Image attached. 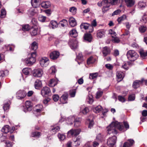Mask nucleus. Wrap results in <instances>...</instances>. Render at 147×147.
Masks as SVG:
<instances>
[{
	"instance_id": "nucleus-1",
	"label": "nucleus",
	"mask_w": 147,
	"mask_h": 147,
	"mask_svg": "<svg viewBox=\"0 0 147 147\" xmlns=\"http://www.w3.org/2000/svg\"><path fill=\"white\" fill-rule=\"evenodd\" d=\"M129 128V124L127 121H124L123 123L115 121L112 122L107 127V130L109 134H114L117 133L116 129L120 131L124 132Z\"/></svg>"
},
{
	"instance_id": "nucleus-2",
	"label": "nucleus",
	"mask_w": 147,
	"mask_h": 147,
	"mask_svg": "<svg viewBox=\"0 0 147 147\" xmlns=\"http://www.w3.org/2000/svg\"><path fill=\"white\" fill-rule=\"evenodd\" d=\"M126 55L128 59L131 61H134L138 57V54L133 50H130L128 51Z\"/></svg>"
},
{
	"instance_id": "nucleus-3",
	"label": "nucleus",
	"mask_w": 147,
	"mask_h": 147,
	"mask_svg": "<svg viewBox=\"0 0 147 147\" xmlns=\"http://www.w3.org/2000/svg\"><path fill=\"white\" fill-rule=\"evenodd\" d=\"M36 52L34 51L31 54L30 57L28 58L26 60V63L28 65H31L33 64L36 61L35 57L36 56Z\"/></svg>"
},
{
	"instance_id": "nucleus-4",
	"label": "nucleus",
	"mask_w": 147,
	"mask_h": 147,
	"mask_svg": "<svg viewBox=\"0 0 147 147\" xmlns=\"http://www.w3.org/2000/svg\"><path fill=\"white\" fill-rule=\"evenodd\" d=\"M69 121H70V124H72V122L74 121V125L76 127H79L80 125L81 119L80 118H77L75 119L74 116H70L68 118Z\"/></svg>"
},
{
	"instance_id": "nucleus-5",
	"label": "nucleus",
	"mask_w": 147,
	"mask_h": 147,
	"mask_svg": "<svg viewBox=\"0 0 147 147\" xmlns=\"http://www.w3.org/2000/svg\"><path fill=\"white\" fill-rule=\"evenodd\" d=\"M43 74V71L42 69L40 68L34 69L32 71L33 76L36 78L41 77Z\"/></svg>"
},
{
	"instance_id": "nucleus-6",
	"label": "nucleus",
	"mask_w": 147,
	"mask_h": 147,
	"mask_svg": "<svg viewBox=\"0 0 147 147\" xmlns=\"http://www.w3.org/2000/svg\"><path fill=\"white\" fill-rule=\"evenodd\" d=\"M117 138V137L115 136H113L108 138L107 142L108 146L109 147H113L116 143Z\"/></svg>"
},
{
	"instance_id": "nucleus-7",
	"label": "nucleus",
	"mask_w": 147,
	"mask_h": 147,
	"mask_svg": "<svg viewBox=\"0 0 147 147\" xmlns=\"http://www.w3.org/2000/svg\"><path fill=\"white\" fill-rule=\"evenodd\" d=\"M26 92L24 90H19L16 93V97L18 99H22L26 96Z\"/></svg>"
},
{
	"instance_id": "nucleus-8",
	"label": "nucleus",
	"mask_w": 147,
	"mask_h": 147,
	"mask_svg": "<svg viewBox=\"0 0 147 147\" xmlns=\"http://www.w3.org/2000/svg\"><path fill=\"white\" fill-rule=\"evenodd\" d=\"M80 132V130L79 129H71L67 133L70 134L73 137H76L79 134Z\"/></svg>"
},
{
	"instance_id": "nucleus-9",
	"label": "nucleus",
	"mask_w": 147,
	"mask_h": 147,
	"mask_svg": "<svg viewBox=\"0 0 147 147\" xmlns=\"http://www.w3.org/2000/svg\"><path fill=\"white\" fill-rule=\"evenodd\" d=\"M40 63L42 67H46L49 63V59L47 58L44 57L40 60Z\"/></svg>"
},
{
	"instance_id": "nucleus-10",
	"label": "nucleus",
	"mask_w": 147,
	"mask_h": 147,
	"mask_svg": "<svg viewBox=\"0 0 147 147\" xmlns=\"http://www.w3.org/2000/svg\"><path fill=\"white\" fill-rule=\"evenodd\" d=\"M51 92L50 89L47 86H45L42 89L41 93L43 96H45L46 95H48Z\"/></svg>"
},
{
	"instance_id": "nucleus-11",
	"label": "nucleus",
	"mask_w": 147,
	"mask_h": 147,
	"mask_svg": "<svg viewBox=\"0 0 147 147\" xmlns=\"http://www.w3.org/2000/svg\"><path fill=\"white\" fill-rule=\"evenodd\" d=\"M25 108L24 109V111L26 112L28 111H30L32 109V106L31 102L30 101H27L25 104Z\"/></svg>"
},
{
	"instance_id": "nucleus-12",
	"label": "nucleus",
	"mask_w": 147,
	"mask_h": 147,
	"mask_svg": "<svg viewBox=\"0 0 147 147\" xmlns=\"http://www.w3.org/2000/svg\"><path fill=\"white\" fill-rule=\"evenodd\" d=\"M59 53L57 51H54L51 52L49 55L50 58L52 60H56L59 57Z\"/></svg>"
},
{
	"instance_id": "nucleus-13",
	"label": "nucleus",
	"mask_w": 147,
	"mask_h": 147,
	"mask_svg": "<svg viewBox=\"0 0 147 147\" xmlns=\"http://www.w3.org/2000/svg\"><path fill=\"white\" fill-rule=\"evenodd\" d=\"M125 74L124 72L120 71H117L116 73V76L117 79V81L120 82L121 81L125 76Z\"/></svg>"
},
{
	"instance_id": "nucleus-14",
	"label": "nucleus",
	"mask_w": 147,
	"mask_h": 147,
	"mask_svg": "<svg viewBox=\"0 0 147 147\" xmlns=\"http://www.w3.org/2000/svg\"><path fill=\"white\" fill-rule=\"evenodd\" d=\"M102 52L103 56L105 57L110 54L111 50L109 47L106 46L102 48Z\"/></svg>"
},
{
	"instance_id": "nucleus-15",
	"label": "nucleus",
	"mask_w": 147,
	"mask_h": 147,
	"mask_svg": "<svg viewBox=\"0 0 147 147\" xmlns=\"http://www.w3.org/2000/svg\"><path fill=\"white\" fill-rule=\"evenodd\" d=\"M68 96L67 93H65L61 96L60 98V101L62 103L64 104L67 103Z\"/></svg>"
},
{
	"instance_id": "nucleus-16",
	"label": "nucleus",
	"mask_w": 147,
	"mask_h": 147,
	"mask_svg": "<svg viewBox=\"0 0 147 147\" xmlns=\"http://www.w3.org/2000/svg\"><path fill=\"white\" fill-rule=\"evenodd\" d=\"M134 143V141L132 139H129L127 142L124 143L123 147H131Z\"/></svg>"
},
{
	"instance_id": "nucleus-17",
	"label": "nucleus",
	"mask_w": 147,
	"mask_h": 147,
	"mask_svg": "<svg viewBox=\"0 0 147 147\" xmlns=\"http://www.w3.org/2000/svg\"><path fill=\"white\" fill-rule=\"evenodd\" d=\"M34 86L36 89H39L42 86L41 81L38 79L36 80L34 82Z\"/></svg>"
},
{
	"instance_id": "nucleus-18",
	"label": "nucleus",
	"mask_w": 147,
	"mask_h": 147,
	"mask_svg": "<svg viewBox=\"0 0 147 147\" xmlns=\"http://www.w3.org/2000/svg\"><path fill=\"white\" fill-rule=\"evenodd\" d=\"M60 130V127L58 126L51 127L50 129V131L53 134H55Z\"/></svg>"
},
{
	"instance_id": "nucleus-19",
	"label": "nucleus",
	"mask_w": 147,
	"mask_h": 147,
	"mask_svg": "<svg viewBox=\"0 0 147 147\" xmlns=\"http://www.w3.org/2000/svg\"><path fill=\"white\" fill-rule=\"evenodd\" d=\"M105 31L104 30H100L97 31V36L98 38H101L105 34Z\"/></svg>"
},
{
	"instance_id": "nucleus-20",
	"label": "nucleus",
	"mask_w": 147,
	"mask_h": 147,
	"mask_svg": "<svg viewBox=\"0 0 147 147\" xmlns=\"http://www.w3.org/2000/svg\"><path fill=\"white\" fill-rule=\"evenodd\" d=\"M49 26L50 28L55 29L58 26L57 22L55 21H51L49 24Z\"/></svg>"
},
{
	"instance_id": "nucleus-21",
	"label": "nucleus",
	"mask_w": 147,
	"mask_h": 147,
	"mask_svg": "<svg viewBox=\"0 0 147 147\" xmlns=\"http://www.w3.org/2000/svg\"><path fill=\"white\" fill-rule=\"evenodd\" d=\"M41 5L42 7L47 8L50 7L51 3L49 1H43L41 3Z\"/></svg>"
},
{
	"instance_id": "nucleus-22",
	"label": "nucleus",
	"mask_w": 147,
	"mask_h": 147,
	"mask_svg": "<svg viewBox=\"0 0 147 147\" xmlns=\"http://www.w3.org/2000/svg\"><path fill=\"white\" fill-rule=\"evenodd\" d=\"M10 127L8 125L4 126L1 129L2 132L5 134L10 132Z\"/></svg>"
},
{
	"instance_id": "nucleus-23",
	"label": "nucleus",
	"mask_w": 147,
	"mask_h": 147,
	"mask_svg": "<svg viewBox=\"0 0 147 147\" xmlns=\"http://www.w3.org/2000/svg\"><path fill=\"white\" fill-rule=\"evenodd\" d=\"M142 83V82L140 81L136 80L134 82L133 84V88L135 89H136L140 86V84Z\"/></svg>"
},
{
	"instance_id": "nucleus-24",
	"label": "nucleus",
	"mask_w": 147,
	"mask_h": 147,
	"mask_svg": "<svg viewBox=\"0 0 147 147\" xmlns=\"http://www.w3.org/2000/svg\"><path fill=\"white\" fill-rule=\"evenodd\" d=\"M70 35L72 37L75 38L78 35V33L75 29H73L69 32Z\"/></svg>"
},
{
	"instance_id": "nucleus-25",
	"label": "nucleus",
	"mask_w": 147,
	"mask_h": 147,
	"mask_svg": "<svg viewBox=\"0 0 147 147\" xmlns=\"http://www.w3.org/2000/svg\"><path fill=\"white\" fill-rule=\"evenodd\" d=\"M40 2V0H31L32 5L34 7H36L39 4Z\"/></svg>"
},
{
	"instance_id": "nucleus-26",
	"label": "nucleus",
	"mask_w": 147,
	"mask_h": 147,
	"mask_svg": "<svg viewBox=\"0 0 147 147\" xmlns=\"http://www.w3.org/2000/svg\"><path fill=\"white\" fill-rule=\"evenodd\" d=\"M69 22L70 26L72 27H74L76 25L75 19L73 18H70L69 20Z\"/></svg>"
},
{
	"instance_id": "nucleus-27",
	"label": "nucleus",
	"mask_w": 147,
	"mask_h": 147,
	"mask_svg": "<svg viewBox=\"0 0 147 147\" xmlns=\"http://www.w3.org/2000/svg\"><path fill=\"white\" fill-rule=\"evenodd\" d=\"M125 2L128 7H131L134 4V0H125Z\"/></svg>"
},
{
	"instance_id": "nucleus-28",
	"label": "nucleus",
	"mask_w": 147,
	"mask_h": 147,
	"mask_svg": "<svg viewBox=\"0 0 147 147\" xmlns=\"http://www.w3.org/2000/svg\"><path fill=\"white\" fill-rule=\"evenodd\" d=\"M57 80L55 79H52L49 82V86L51 87H53L57 84Z\"/></svg>"
},
{
	"instance_id": "nucleus-29",
	"label": "nucleus",
	"mask_w": 147,
	"mask_h": 147,
	"mask_svg": "<svg viewBox=\"0 0 147 147\" xmlns=\"http://www.w3.org/2000/svg\"><path fill=\"white\" fill-rule=\"evenodd\" d=\"M84 39L89 42H90L92 39V36L90 34H86L84 36Z\"/></svg>"
},
{
	"instance_id": "nucleus-30",
	"label": "nucleus",
	"mask_w": 147,
	"mask_h": 147,
	"mask_svg": "<svg viewBox=\"0 0 147 147\" xmlns=\"http://www.w3.org/2000/svg\"><path fill=\"white\" fill-rule=\"evenodd\" d=\"M31 50L34 51H36L38 48L37 43L36 42H33L30 46Z\"/></svg>"
},
{
	"instance_id": "nucleus-31",
	"label": "nucleus",
	"mask_w": 147,
	"mask_h": 147,
	"mask_svg": "<svg viewBox=\"0 0 147 147\" xmlns=\"http://www.w3.org/2000/svg\"><path fill=\"white\" fill-rule=\"evenodd\" d=\"M90 26V24L86 23H84L81 24L80 26V27L81 29L84 28L85 30H86L88 28L89 26Z\"/></svg>"
},
{
	"instance_id": "nucleus-32",
	"label": "nucleus",
	"mask_w": 147,
	"mask_h": 147,
	"mask_svg": "<svg viewBox=\"0 0 147 147\" xmlns=\"http://www.w3.org/2000/svg\"><path fill=\"white\" fill-rule=\"evenodd\" d=\"M35 13L34 8H31L28 11V14L30 16H31L34 15Z\"/></svg>"
},
{
	"instance_id": "nucleus-33",
	"label": "nucleus",
	"mask_w": 147,
	"mask_h": 147,
	"mask_svg": "<svg viewBox=\"0 0 147 147\" xmlns=\"http://www.w3.org/2000/svg\"><path fill=\"white\" fill-rule=\"evenodd\" d=\"M59 24L61 26L64 27L67 25V21L66 20L63 19L59 22Z\"/></svg>"
},
{
	"instance_id": "nucleus-34",
	"label": "nucleus",
	"mask_w": 147,
	"mask_h": 147,
	"mask_svg": "<svg viewBox=\"0 0 147 147\" xmlns=\"http://www.w3.org/2000/svg\"><path fill=\"white\" fill-rule=\"evenodd\" d=\"M111 0H103L102 1V3L103 5V6H106L107 7H109L111 5Z\"/></svg>"
},
{
	"instance_id": "nucleus-35",
	"label": "nucleus",
	"mask_w": 147,
	"mask_h": 147,
	"mask_svg": "<svg viewBox=\"0 0 147 147\" xmlns=\"http://www.w3.org/2000/svg\"><path fill=\"white\" fill-rule=\"evenodd\" d=\"M127 17L125 15L123 14L117 19V21L119 24L121 22L124 20L126 19Z\"/></svg>"
},
{
	"instance_id": "nucleus-36",
	"label": "nucleus",
	"mask_w": 147,
	"mask_h": 147,
	"mask_svg": "<svg viewBox=\"0 0 147 147\" xmlns=\"http://www.w3.org/2000/svg\"><path fill=\"white\" fill-rule=\"evenodd\" d=\"M102 109V108L100 105H98L94 109V111L96 113L100 112Z\"/></svg>"
},
{
	"instance_id": "nucleus-37",
	"label": "nucleus",
	"mask_w": 147,
	"mask_h": 147,
	"mask_svg": "<svg viewBox=\"0 0 147 147\" xmlns=\"http://www.w3.org/2000/svg\"><path fill=\"white\" fill-rule=\"evenodd\" d=\"M31 71L30 68H24L22 70L23 73L25 75H28L30 74V72Z\"/></svg>"
},
{
	"instance_id": "nucleus-38",
	"label": "nucleus",
	"mask_w": 147,
	"mask_h": 147,
	"mask_svg": "<svg viewBox=\"0 0 147 147\" xmlns=\"http://www.w3.org/2000/svg\"><path fill=\"white\" fill-rule=\"evenodd\" d=\"M38 28H33L31 29V34L32 36H35L37 34Z\"/></svg>"
},
{
	"instance_id": "nucleus-39",
	"label": "nucleus",
	"mask_w": 147,
	"mask_h": 147,
	"mask_svg": "<svg viewBox=\"0 0 147 147\" xmlns=\"http://www.w3.org/2000/svg\"><path fill=\"white\" fill-rule=\"evenodd\" d=\"M139 30L141 33L144 32L147 29L146 27L144 26H140L139 28Z\"/></svg>"
},
{
	"instance_id": "nucleus-40",
	"label": "nucleus",
	"mask_w": 147,
	"mask_h": 147,
	"mask_svg": "<svg viewBox=\"0 0 147 147\" xmlns=\"http://www.w3.org/2000/svg\"><path fill=\"white\" fill-rule=\"evenodd\" d=\"M98 75V74L97 73L90 74L89 78L90 79H94L96 78Z\"/></svg>"
},
{
	"instance_id": "nucleus-41",
	"label": "nucleus",
	"mask_w": 147,
	"mask_h": 147,
	"mask_svg": "<svg viewBox=\"0 0 147 147\" xmlns=\"http://www.w3.org/2000/svg\"><path fill=\"white\" fill-rule=\"evenodd\" d=\"M94 62V59L93 57H90L87 60V63L89 65L90 64H92Z\"/></svg>"
},
{
	"instance_id": "nucleus-42",
	"label": "nucleus",
	"mask_w": 147,
	"mask_h": 147,
	"mask_svg": "<svg viewBox=\"0 0 147 147\" xmlns=\"http://www.w3.org/2000/svg\"><path fill=\"white\" fill-rule=\"evenodd\" d=\"M41 133L39 132H35L32 133V137H38L41 135Z\"/></svg>"
},
{
	"instance_id": "nucleus-43",
	"label": "nucleus",
	"mask_w": 147,
	"mask_h": 147,
	"mask_svg": "<svg viewBox=\"0 0 147 147\" xmlns=\"http://www.w3.org/2000/svg\"><path fill=\"white\" fill-rule=\"evenodd\" d=\"M1 18H4L6 14V11L4 9H2L1 10Z\"/></svg>"
},
{
	"instance_id": "nucleus-44",
	"label": "nucleus",
	"mask_w": 147,
	"mask_h": 147,
	"mask_svg": "<svg viewBox=\"0 0 147 147\" xmlns=\"http://www.w3.org/2000/svg\"><path fill=\"white\" fill-rule=\"evenodd\" d=\"M76 8L74 7H71L69 9V11L72 13L73 14H75L76 13Z\"/></svg>"
},
{
	"instance_id": "nucleus-45",
	"label": "nucleus",
	"mask_w": 147,
	"mask_h": 147,
	"mask_svg": "<svg viewBox=\"0 0 147 147\" xmlns=\"http://www.w3.org/2000/svg\"><path fill=\"white\" fill-rule=\"evenodd\" d=\"M10 102H7V103L4 104L3 107V109L4 111H5L9 109Z\"/></svg>"
},
{
	"instance_id": "nucleus-46",
	"label": "nucleus",
	"mask_w": 147,
	"mask_h": 147,
	"mask_svg": "<svg viewBox=\"0 0 147 147\" xmlns=\"http://www.w3.org/2000/svg\"><path fill=\"white\" fill-rule=\"evenodd\" d=\"M109 34H111L112 38L116 36V33L111 29H110L109 30Z\"/></svg>"
},
{
	"instance_id": "nucleus-47",
	"label": "nucleus",
	"mask_w": 147,
	"mask_h": 147,
	"mask_svg": "<svg viewBox=\"0 0 147 147\" xmlns=\"http://www.w3.org/2000/svg\"><path fill=\"white\" fill-rule=\"evenodd\" d=\"M121 12V11L120 9H117L113 12V13L111 15V16H113L115 15H118L120 14Z\"/></svg>"
},
{
	"instance_id": "nucleus-48",
	"label": "nucleus",
	"mask_w": 147,
	"mask_h": 147,
	"mask_svg": "<svg viewBox=\"0 0 147 147\" xmlns=\"http://www.w3.org/2000/svg\"><path fill=\"white\" fill-rule=\"evenodd\" d=\"M89 110L88 107H85L82 110V113L84 114H86L89 112Z\"/></svg>"
},
{
	"instance_id": "nucleus-49",
	"label": "nucleus",
	"mask_w": 147,
	"mask_h": 147,
	"mask_svg": "<svg viewBox=\"0 0 147 147\" xmlns=\"http://www.w3.org/2000/svg\"><path fill=\"white\" fill-rule=\"evenodd\" d=\"M76 93V90L75 89H73L70 91L69 94L71 97H74L75 96Z\"/></svg>"
},
{
	"instance_id": "nucleus-50",
	"label": "nucleus",
	"mask_w": 147,
	"mask_h": 147,
	"mask_svg": "<svg viewBox=\"0 0 147 147\" xmlns=\"http://www.w3.org/2000/svg\"><path fill=\"white\" fill-rule=\"evenodd\" d=\"M112 40L113 42H114L115 43H118L120 42V39L118 37H117L116 36H115L114 37H113L112 39Z\"/></svg>"
},
{
	"instance_id": "nucleus-51",
	"label": "nucleus",
	"mask_w": 147,
	"mask_h": 147,
	"mask_svg": "<svg viewBox=\"0 0 147 147\" xmlns=\"http://www.w3.org/2000/svg\"><path fill=\"white\" fill-rule=\"evenodd\" d=\"M58 136L59 138L61 140H64L65 138L64 135L60 133L58 134Z\"/></svg>"
},
{
	"instance_id": "nucleus-52",
	"label": "nucleus",
	"mask_w": 147,
	"mask_h": 147,
	"mask_svg": "<svg viewBox=\"0 0 147 147\" xmlns=\"http://www.w3.org/2000/svg\"><path fill=\"white\" fill-rule=\"evenodd\" d=\"M140 53L142 57H144L147 56V51L145 52L143 50H141Z\"/></svg>"
},
{
	"instance_id": "nucleus-53",
	"label": "nucleus",
	"mask_w": 147,
	"mask_h": 147,
	"mask_svg": "<svg viewBox=\"0 0 147 147\" xmlns=\"http://www.w3.org/2000/svg\"><path fill=\"white\" fill-rule=\"evenodd\" d=\"M103 93L102 91H98L96 94V98H99L102 96Z\"/></svg>"
},
{
	"instance_id": "nucleus-54",
	"label": "nucleus",
	"mask_w": 147,
	"mask_h": 147,
	"mask_svg": "<svg viewBox=\"0 0 147 147\" xmlns=\"http://www.w3.org/2000/svg\"><path fill=\"white\" fill-rule=\"evenodd\" d=\"M138 5L139 7L143 8L145 7L146 4L145 3L142 2H140L138 3Z\"/></svg>"
},
{
	"instance_id": "nucleus-55",
	"label": "nucleus",
	"mask_w": 147,
	"mask_h": 147,
	"mask_svg": "<svg viewBox=\"0 0 147 147\" xmlns=\"http://www.w3.org/2000/svg\"><path fill=\"white\" fill-rule=\"evenodd\" d=\"M105 67L108 69L112 70L113 68V66L110 64H107L105 65Z\"/></svg>"
},
{
	"instance_id": "nucleus-56",
	"label": "nucleus",
	"mask_w": 147,
	"mask_h": 147,
	"mask_svg": "<svg viewBox=\"0 0 147 147\" xmlns=\"http://www.w3.org/2000/svg\"><path fill=\"white\" fill-rule=\"evenodd\" d=\"M120 0H112L111 1V5H115L120 2Z\"/></svg>"
},
{
	"instance_id": "nucleus-57",
	"label": "nucleus",
	"mask_w": 147,
	"mask_h": 147,
	"mask_svg": "<svg viewBox=\"0 0 147 147\" xmlns=\"http://www.w3.org/2000/svg\"><path fill=\"white\" fill-rule=\"evenodd\" d=\"M53 100L55 102H56L59 99V97L57 94H55L53 96Z\"/></svg>"
},
{
	"instance_id": "nucleus-58",
	"label": "nucleus",
	"mask_w": 147,
	"mask_h": 147,
	"mask_svg": "<svg viewBox=\"0 0 147 147\" xmlns=\"http://www.w3.org/2000/svg\"><path fill=\"white\" fill-rule=\"evenodd\" d=\"M29 29L28 25H26L23 26L22 30L24 31H27Z\"/></svg>"
},
{
	"instance_id": "nucleus-59",
	"label": "nucleus",
	"mask_w": 147,
	"mask_h": 147,
	"mask_svg": "<svg viewBox=\"0 0 147 147\" xmlns=\"http://www.w3.org/2000/svg\"><path fill=\"white\" fill-rule=\"evenodd\" d=\"M88 102L90 104H92L94 100L93 99V97L92 96L90 95L88 96Z\"/></svg>"
},
{
	"instance_id": "nucleus-60",
	"label": "nucleus",
	"mask_w": 147,
	"mask_h": 147,
	"mask_svg": "<svg viewBox=\"0 0 147 147\" xmlns=\"http://www.w3.org/2000/svg\"><path fill=\"white\" fill-rule=\"evenodd\" d=\"M78 47V45L76 42L75 43L72 44L71 46V48L73 49H76Z\"/></svg>"
},
{
	"instance_id": "nucleus-61",
	"label": "nucleus",
	"mask_w": 147,
	"mask_h": 147,
	"mask_svg": "<svg viewBox=\"0 0 147 147\" xmlns=\"http://www.w3.org/2000/svg\"><path fill=\"white\" fill-rule=\"evenodd\" d=\"M118 99L119 101L122 102H124L125 101V99L124 97L121 96H118Z\"/></svg>"
},
{
	"instance_id": "nucleus-62",
	"label": "nucleus",
	"mask_w": 147,
	"mask_h": 147,
	"mask_svg": "<svg viewBox=\"0 0 147 147\" xmlns=\"http://www.w3.org/2000/svg\"><path fill=\"white\" fill-rule=\"evenodd\" d=\"M135 98L134 94L131 95L128 97V100L129 101H133L134 100Z\"/></svg>"
},
{
	"instance_id": "nucleus-63",
	"label": "nucleus",
	"mask_w": 147,
	"mask_h": 147,
	"mask_svg": "<svg viewBox=\"0 0 147 147\" xmlns=\"http://www.w3.org/2000/svg\"><path fill=\"white\" fill-rule=\"evenodd\" d=\"M121 67L125 70H127L129 69V66L127 63H125Z\"/></svg>"
},
{
	"instance_id": "nucleus-64",
	"label": "nucleus",
	"mask_w": 147,
	"mask_h": 147,
	"mask_svg": "<svg viewBox=\"0 0 147 147\" xmlns=\"http://www.w3.org/2000/svg\"><path fill=\"white\" fill-rule=\"evenodd\" d=\"M5 144L7 147H12L13 145L12 143L9 141H6Z\"/></svg>"
}]
</instances>
